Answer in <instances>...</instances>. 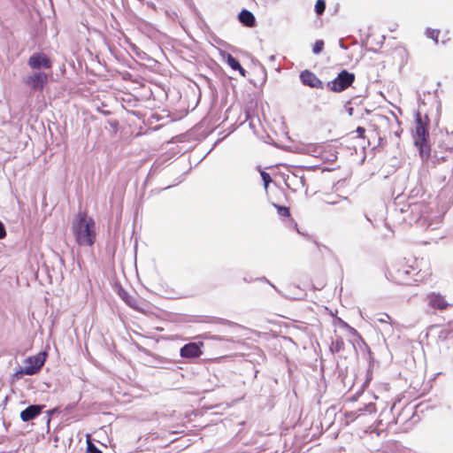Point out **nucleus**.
<instances>
[{
    "mask_svg": "<svg viewBox=\"0 0 453 453\" xmlns=\"http://www.w3.org/2000/svg\"><path fill=\"white\" fill-rule=\"evenodd\" d=\"M439 34H440V31L437 29L427 28L426 31V36L428 38L433 39L436 43L438 42Z\"/></svg>",
    "mask_w": 453,
    "mask_h": 453,
    "instance_id": "6ab92c4d",
    "label": "nucleus"
},
{
    "mask_svg": "<svg viewBox=\"0 0 453 453\" xmlns=\"http://www.w3.org/2000/svg\"><path fill=\"white\" fill-rule=\"evenodd\" d=\"M72 233L79 246L91 247L96 241V226L87 211H80L72 220Z\"/></svg>",
    "mask_w": 453,
    "mask_h": 453,
    "instance_id": "f03ea898",
    "label": "nucleus"
},
{
    "mask_svg": "<svg viewBox=\"0 0 453 453\" xmlns=\"http://www.w3.org/2000/svg\"><path fill=\"white\" fill-rule=\"evenodd\" d=\"M260 175L264 181L265 188L267 189L269 183L272 181V178L270 174L265 171H261Z\"/></svg>",
    "mask_w": 453,
    "mask_h": 453,
    "instance_id": "412c9836",
    "label": "nucleus"
},
{
    "mask_svg": "<svg viewBox=\"0 0 453 453\" xmlns=\"http://www.w3.org/2000/svg\"><path fill=\"white\" fill-rule=\"evenodd\" d=\"M324 45L325 43L323 40L316 41L312 47V52L314 54H319L323 50Z\"/></svg>",
    "mask_w": 453,
    "mask_h": 453,
    "instance_id": "aec40b11",
    "label": "nucleus"
},
{
    "mask_svg": "<svg viewBox=\"0 0 453 453\" xmlns=\"http://www.w3.org/2000/svg\"><path fill=\"white\" fill-rule=\"evenodd\" d=\"M428 304L434 309L440 311L446 310L449 303L446 301L445 297L439 293H431L427 296Z\"/></svg>",
    "mask_w": 453,
    "mask_h": 453,
    "instance_id": "9d476101",
    "label": "nucleus"
},
{
    "mask_svg": "<svg viewBox=\"0 0 453 453\" xmlns=\"http://www.w3.org/2000/svg\"><path fill=\"white\" fill-rule=\"evenodd\" d=\"M321 157L325 161L334 162L337 158L336 151L331 145L325 147V150L321 152Z\"/></svg>",
    "mask_w": 453,
    "mask_h": 453,
    "instance_id": "4468645a",
    "label": "nucleus"
},
{
    "mask_svg": "<svg viewBox=\"0 0 453 453\" xmlns=\"http://www.w3.org/2000/svg\"><path fill=\"white\" fill-rule=\"evenodd\" d=\"M356 76L353 73L347 70H342L341 73L333 81H328L326 87L328 90L334 93H341L352 86Z\"/></svg>",
    "mask_w": 453,
    "mask_h": 453,
    "instance_id": "7ed1b4c3",
    "label": "nucleus"
},
{
    "mask_svg": "<svg viewBox=\"0 0 453 453\" xmlns=\"http://www.w3.org/2000/svg\"><path fill=\"white\" fill-rule=\"evenodd\" d=\"M110 125L111 126V127L113 128H117L118 126H119V122L117 120H112V121H110Z\"/></svg>",
    "mask_w": 453,
    "mask_h": 453,
    "instance_id": "bb28decb",
    "label": "nucleus"
},
{
    "mask_svg": "<svg viewBox=\"0 0 453 453\" xmlns=\"http://www.w3.org/2000/svg\"><path fill=\"white\" fill-rule=\"evenodd\" d=\"M27 64L33 70L50 69L52 67L51 59L42 52H37L30 56Z\"/></svg>",
    "mask_w": 453,
    "mask_h": 453,
    "instance_id": "39448f33",
    "label": "nucleus"
},
{
    "mask_svg": "<svg viewBox=\"0 0 453 453\" xmlns=\"http://www.w3.org/2000/svg\"><path fill=\"white\" fill-rule=\"evenodd\" d=\"M88 453H101V451L91 442H88Z\"/></svg>",
    "mask_w": 453,
    "mask_h": 453,
    "instance_id": "5701e85b",
    "label": "nucleus"
},
{
    "mask_svg": "<svg viewBox=\"0 0 453 453\" xmlns=\"http://www.w3.org/2000/svg\"><path fill=\"white\" fill-rule=\"evenodd\" d=\"M273 205L276 208L278 214L280 217L288 218L290 217L289 208L287 206L278 205L276 203H273Z\"/></svg>",
    "mask_w": 453,
    "mask_h": 453,
    "instance_id": "f3484780",
    "label": "nucleus"
},
{
    "mask_svg": "<svg viewBox=\"0 0 453 453\" xmlns=\"http://www.w3.org/2000/svg\"><path fill=\"white\" fill-rule=\"evenodd\" d=\"M6 235V231L4 224L0 221V239L4 238Z\"/></svg>",
    "mask_w": 453,
    "mask_h": 453,
    "instance_id": "393cba45",
    "label": "nucleus"
},
{
    "mask_svg": "<svg viewBox=\"0 0 453 453\" xmlns=\"http://www.w3.org/2000/svg\"><path fill=\"white\" fill-rule=\"evenodd\" d=\"M300 81L304 86L311 88L323 89L325 88L322 81H320V79L310 70L301 72Z\"/></svg>",
    "mask_w": 453,
    "mask_h": 453,
    "instance_id": "0eeeda50",
    "label": "nucleus"
},
{
    "mask_svg": "<svg viewBox=\"0 0 453 453\" xmlns=\"http://www.w3.org/2000/svg\"><path fill=\"white\" fill-rule=\"evenodd\" d=\"M428 135L427 128L423 123L419 114H418L415 124V144L423 150L426 144V137Z\"/></svg>",
    "mask_w": 453,
    "mask_h": 453,
    "instance_id": "423d86ee",
    "label": "nucleus"
},
{
    "mask_svg": "<svg viewBox=\"0 0 453 453\" xmlns=\"http://www.w3.org/2000/svg\"><path fill=\"white\" fill-rule=\"evenodd\" d=\"M326 285L325 277L322 276H315L312 279V287L314 289L321 290L323 289Z\"/></svg>",
    "mask_w": 453,
    "mask_h": 453,
    "instance_id": "dca6fc26",
    "label": "nucleus"
},
{
    "mask_svg": "<svg viewBox=\"0 0 453 453\" xmlns=\"http://www.w3.org/2000/svg\"><path fill=\"white\" fill-rule=\"evenodd\" d=\"M26 363V366L19 372L26 375H33L41 370L44 364V359L40 357H29L27 358Z\"/></svg>",
    "mask_w": 453,
    "mask_h": 453,
    "instance_id": "1a4fd4ad",
    "label": "nucleus"
},
{
    "mask_svg": "<svg viewBox=\"0 0 453 453\" xmlns=\"http://www.w3.org/2000/svg\"><path fill=\"white\" fill-rule=\"evenodd\" d=\"M203 347V342H189L180 348V355L184 358L199 357L202 354V348Z\"/></svg>",
    "mask_w": 453,
    "mask_h": 453,
    "instance_id": "6e6552de",
    "label": "nucleus"
},
{
    "mask_svg": "<svg viewBox=\"0 0 453 453\" xmlns=\"http://www.w3.org/2000/svg\"><path fill=\"white\" fill-rule=\"evenodd\" d=\"M357 134V137L359 138H365V129L362 127H357V130H356Z\"/></svg>",
    "mask_w": 453,
    "mask_h": 453,
    "instance_id": "b1692460",
    "label": "nucleus"
},
{
    "mask_svg": "<svg viewBox=\"0 0 453 453\" xmlns=\"http://www.w3.org/2000/svg\"><path fill=\"white\" fill-rule=\"evenodd\" d=\"M380 322H388L391 320V317L388 314H382V318L378 319Z\"/></svg>",
    "mask_w": 453,
    "mask_h": 453,
    "instance_id": "a878e982",
    "label": "nucleus"
},
{
    "mask_svg": "<svg viewBox=\"0 0 453 453\" xmlns=\"http://www.w3.org/2000/svg\"><path fill=\"white\" fill-rule=\"evenodd\" d=\"M226 62H227L228 65L233 70L238 71L242 77L246 76L245 69L242 68V66L241 65L239 61L235 58H234L231 54L227 55Z\"/></svg>",
    "mask_w": 453,
    "mask_h": 453,
    "instance_id": "ddd939ff",
    "label": "nucleus"
},
{
    "mask_svg": "<svg viewBox=\"0 0 453 453\" xmlns=\"http://www.w3.org/2000/svg\"><path fill=\"white\" fill-rule=\"evenodd\" d=\"M430 261L424 257H408L398 259L388 267L387 278L403 286H418L432 276Z\"/></svg>",
    "mask_w": 453,
    "mask_h": 453,
    "instance_id": "f257e3e1",
    "label": "nucleus"
},
{
    "mask_svg": "<svg viewBox=\"0 0 453 453\" xmlns=\"http://www.w3.org/2000/svg\"><path fill=\"white\" fill-rule=\"evenodd\" d=\"M446 142L449 149L453 150V131L447 134Z\"/></svg>",
    "mask_w": 453,
    "mask_h": 453,
    "instance_id": "4be33fe9",
    "label": "nucleus"
},
{
    "mask_svg": "<svg viewBox=\"0 0 453 453\" xmlns=\"http://www.w3.org/2000/svg\"><path fill=\"white\" fill-rule=\"evenodd\" d=\"M344 342L342 337H337L331 345V350L334 353L340 354L344 349Z\"/></svg>",
    "mask_w": 453,
    "mask_h": 453,
    "instance_id": "2eb2a0df",
    "label": "nucleus"
},
{
    "mask_svg": "<svg viewBox=\"0 0 453 453\" xmlns=\"http://www.w3.org/2000/svg\"><path fill=\"white\" fill-rule=\"evenodd\" d=\"M42 406L30 405L20 412V418L24 422L30 421L42 412Z\"/></svg>",
    "mask_w": 453,
    "mask_h": 453,
    "instance_id": "9b49d317",
    "label": "nucleus"
},
{
    "mask_svg": "<svg viewBox=\"0 0 453 453\" xmlns=\"http://www.w3.org/2000/svg\"><path fill=\"white\" fill-rule=\"evenodd\" d=\"M239 20L242 24L248 27L256 26V19L254 15L248 10H242L239 13Z\"/></svg>",
    "mask_w": 453,
    "mask_h": 453,
    "instance_id": "f8f14e48",
    "label": "nucleus"
},
{
    "mask_svg": "<svg viewBox=\"0 0 453 453\" xmlns=\"http://www.w3.org/2000/svg\"><path fill=\"white\" fill-rule=\"evenodd\" d=\"M326 10V1L317 0L315 4V12L318 15H322Z\"/></svg>",
    "mask_w": 453,
    "mask_h": 453,
    "instance_id": "a211bd4d",
    "label": "nucleus"
},
{
    "mask_svg": "<svg viewBox=\"0 0 453 453\" xmlns=\"http://www.w3.org/2000/svg\"><path fill=\"white\" fill-rule=\"evenodd\" d=\"M49 81V75L43 72H35L24 81L25 84L34 91H42Z\"/></svg>",
    "mask_w": 453,
    "mask_h": 453,
    "instance_id": "20e7f679",
    "label": "nucleus"
}]
</instances>
